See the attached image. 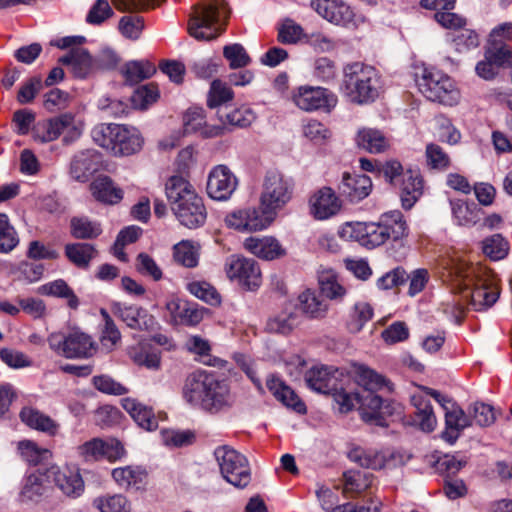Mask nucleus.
Returning a JSON list of instances; mask_svg holds the SVG:
<instances>
[{
    "instance_id": "17",
    "label": "nucleus",
    "mask_w": 512,
    "mask_h": 512,
    "mask_svg": "<svg viewBox=\"0 0 512 512\" xmlns=\"http://www.w3.org/2000/svg\"><path fill=\"white\" fill-rule=\"evenodd\" d=\"M43 133L39 135L41 141L50 142L64 134L65 142H72L81 135L80 129L75 126L74 116L70 113L52 118L42 125Z\"/></svg>"
},
{
    "instance_id": "11",
    "label": "nucleus",
    "mask_w": 512,
    "mask_h": 512,
    "mask_svg": "<svg viewBox=\"0 0 512 512\" xmlns=\"http://www.w3.org/2000/svg\"><path fill=\"white\" fill-rule=\"evenodd\" d=\"M292 102L306 112H331L338 103L337 95L331 90L320 87L303 85L297 87L291 96Z\"/></svg>"
},
{
    "instance_id": "30",
    "label": "nucleus",
    "mask_w": 512,
    "mask_h": 512,
    "mask_svg": "<svg viewBox=\"0 0 512 512\" xmlns=\"http://www.w3.org/2000/svg\"><path fill=\"white\" fill-rule=\"evenodd\" d=\"M298 307L311 320H322L327 316L329 304L316 290L306 289L298 296Z\"/></svg>"
},
{
    "instance_id": "35",
    "label": "nucleus",
    "mask_w": 512,
    "mask_h": 512,
    "mask_svg": "<svg viewBox=\"0 0 512 512\" xmlns=\"http://www.w3.org/2000/svg\"><path fill=\"white\" fill-rule=\"evenodd\" d=\"M91 191L96 200L106 204H116L123 198V191L108 176L96 178L91 184Z\"/></svg>"
},
{
    "instance_id": "40",
    "label": "nucleus",
    "mask_w": 512,
    "mask_h": 512,
    "mask_svg": "<svg viewBox=\"0 0 512 512\" xmlns=\"http://www.w3.org/2000/svg\"><path fill=\"white\" fill-rule=\"evenodd\" d=\"M199 246L193 241L182 240L173 247L174 260L187 268H194L199 262Z\"/></svg>"
},
{
    "instance_id": "2",
    "label": "nucleus",
    "mask_w": 512,
    "mask_h": 512,
    "mask_svg": "<svg viewBox=\"0 0 512 512\" xmlns=\"http://www.w3.org/2000/svg\"><path fill=\"white\" fill-rule=\"evenodd\" d=\"M166 195L181 225L196 229L205 223L207 213L203 200L184 177H170L166 183Z\"/></svg>"
},
{
    "instance_id": "36",
    "label": "nucleus",
    "mask_w": 512,
    "mask_h": 512,
    "mask_svg": "<svg viewBox=\"0 0 512 512\" xmlns=\"http://www.w3.org/2000/svg\"><path fill=\"white\" fill-rule=\"evenodd\" d=\"M54 474L56 485L67 496L75 498L83 493L84 482L78 471L65 469Z\"/></svg>"
},
{
    "instance_id": "6",
    "label": "nucleus",
    "mask_w": 512,
    "mask_h": 512,
    "mask_svg": "<svg viewBox=\"0 0 512 512\" xmlns=\"http://www.w3.org/2000/svg\"><path fill=\"white\" fill-rule=\"evenodd\" d=\"M93 141L115 156H129L142 149L144 140L138 129L121 124H99L92 129Z\"/></svg>"
},
{
    "instance_id": "41",
    "label": "nucleus",
    "mask_w": 512,
    "mask_h": 512,
    "mask_svg": "<svg viewBox=\"0 0 512 512\" xmlns=\"http://www.w3.org/2000/svg\"><path fill=\"white\" fill-rule=\"evenodd\" d=\"M21 420L29 427L54 434L57 425L48 416L31 407H24L20 412Z\"/></svg>"
},
{
    "instance_id": "5",
    "label": "nucleus",
    "mask_w": 512,
    "mask_h": 512,
    "mask_svg": "<svg viewBox=\"0 0 512 512\" xmlns=\"http://www.w3.org/2000/svg\"><path fill=\"white\" fill-rule=\"evenodd\" d=\"M295 184L279 170H268L263 178L259 209L272 224L278 213L293 199Z\"/></svg>"
},
{
    "instance_id": "49",
    "label": "nucleus",
    "mask_w": 512,
    "mask_h": 512,
    "mask_svg": "<svg viewBox=\"0 0 512 512\" xmlns=\"http://www.w3.org/2000/svg\"><path fill=\"white\" fill-rule=\"evenodd\" d=\"M155 71V66L149 61H131L125 65L123 74L127 82L136 84L150 78Z\"/></svg>"
},
{
    "instance_id": "9",
    "label": "nucleus",
    "mask_w": 512,
    "mask_h": 512,
    "mask_svg": "<svg viewBox=\"0 0 512 512\" xmlns=\"http://www.w3.org/2000/svg\"><path fill=\"white\" fill-rule=\"evenodd\" d=\"M348 458L358 466L371 469H394L403 466L410 459L408 455L391 448L376 449L354 446L348 452Z\"/></svg>"
},
{
    "instance_id": "25",
    "label": "nucleus",
    "mask_w": 512,
    "mask_h": 512,
    "mask_svg": "<svg viewBox=\"0 0 512 512\" xmlns=\"http://www.w3.org/2000/svg\"><path fill=\"white\" fill-rule=\"evenodd\" d=\"M59 63L71 68L73 75L77 78H86L100 67L99 62L94 59L86 49L76 48L59 58Z\"/></svg>"
},
{
    "instance_id": "23",
    "label": "nucleus",
    "mask_w": 512,
    "mask_h": 512,
    "mask_svg": "<svg viewBox=\"0 0 512 512\" xmlns=\"http://www.w3.org/2000/svg\"><path fill=\"white\" fill-rule=\"evenodd\" d=\"M166 309L176 325L195 326L203 319L204 310L193 302L171 299L166 303Z\"/></svg>"
},
{
    "instance_id": "33",
    "label": "nucleus",
    "mask_w": 512,
    "mask_h": 512,
    "mask_svg": "<svg viewBox=\"0 0 512 512\" xmlns=\"http://www.w3.org/2000/svg\"><path fill=\"white\" fill-rule=\"evenodd\" d=\"M414 406L413 421L422 431L431 432L435 429L437 419L430 401L422 395L412 397Z\"/></svg>"
},
{
    "instance_id": "50",
    "label": "nucleus",
    "mask_w": 512,
    "mask_h": 512,
    "mask_svg": "<svg viewBox=\"0 0 512 512\" xmlns=\"http://www.w3.org/2000/svg\"><path fill=\"white\" fill-rule=\"evenodd\" d=\"M425 157L427 166L432 170L445 171L451 165L448 153L436 143L427 144Z\"/></svg>"
},
{
    "instance_id": "42",
    "label": "nucleus",
    "mask_w": 512,
    "mask_h": 512,
    "mask_svg": "<svg viewBox=\"0 0 512 512\" xmlns=\"http://www.w3.org/2000/svg\"><path fill=\"white\" fill-rule=\"evenodd\" d=\"M344 492L360 494L369 489L374 475L359 470H348L343 473Z\"/></svg>"
},
{
    "instance_id": "7",
    "label": "nucleus",
    "mask_w": 512,
    "mask_h": 512,
    "mask_svg": "<svg viewBox=\"0 0 512 512\" xmlns=\"http://www.w3.org/2000/svg\"><path fill=\"white\" fill-rule=\"evenodd\" d=\"M415 82L420 93L432 102L454 106L460 101L455 80L440 70L423 67L415 73Z\"/></svg>"
},
{
    "instance_id": "32",
    "label": "nucleus",
    "mask_w": 512,
    "mask_h": 512,
    "mask_svg": "<svg viewBox=\"0 0 512 512\" xmlns=\"http://www.w3.org/2000/svg\"><path fill=\"white\" fill-rule=\"evenodd\" d=\"M123 409L133 418V420L147 431L156 430L158 421L152 408L143 405L133 398H123L121 400Z\"/></svg>"
},
{
    "instance_id": "12",
    "label": "nucleus",
    "mask_w": 512,
    "mask_h": 512,
    "mask_svg": "<svg viewBox=\"0 0 512 512\" xmlns=\"http://www.w3.org/2000/svg\"><path fill=\"white\" fill-rule=\"evenodd\" d=\"M359 400V411L363 421L376 426H388L386 418L393 414L391 403L371 389H363Z\"/></svg>"
},
{
    "instance_id": "52",
    "label": "nucleus",
    "mask_w": 512,
    "mask_h": 512,
    "mask_svg": "<svg viewBox=\"0 0 512 512\" xmlns=\"http://www.w3.org/2000/svg\"><path fill=\"white\" fill-rule=\"evenodd\" d=\"M482 251L493 261L501 260L508 254L509 243L500 234H494L483 240Z\"/></svg>"
},
{
    "instance_id": "19",
    "label": "nucleus",
    "mask_w": 512,
    "mask_h": 512,
    "mask_svg": "<svg viewBox=\"0 0 512 512\" xmlns=\"http://www.w3.org/2000/svg\"><path fill=\"white\" fill-rule=\"evenodd\" d=\"M243 246L249 253L266 261L280 259L287 255L286 248L273 236H251L245 239Z\"/></svg>"
},
{
    "instance_id": "61",
    "label": "nucleus",
    "mask_w": 512,
    "mask_h": 512,
    "mask_svg": "<svg viewBox=\"0 0 512 512\" xmlns=\"http://www.w3.org/2000/svg\"><path fill=\"white\" fill-rule=\"evenodd\" d=\"M187 346L191 352L201 356L203 358L202 362L206 365L217 366L219 365V363L222 362L221 359L212 357L209 354L210 345L208 341L204 340L200 336H192L191 338H189Z\"/></svg>"
},
{
    "instance_id": "27",
    "label": "nucleus",
    "mask_w": 512,
    "mask_h": 512,
    "mask_svg": "<svg viewBox=\"0 0 512 512\" xmlns=\"http://www.w3.org/2000/svg\"><path fill=\"white\" fill-rule=\"evenodd\" d=\"M338 369L327 366H314L305 374V381L311 389L323 394H330L338 386L336 374Z\"/></svg>"
},
{
    "instance_id": "48",
    "label": "nucleus",
    "mask_w": 512,
    "mask_h": 512,
    "mask_svg": "<svg viewBox=\"0 0 512 512\" xmlns=\"http://www.w3.org/2000/svg\"><path fill=\"white\" fill-rule=\"evenodd\" d=\"M484 57L493 61L496 67H512V49L504 42H495L493 39V42L487 44Z\"/></svg>"
},
{
    "instance_id": "39",
    "label": "nucleus",
    "mask_w": 512,
    "mask_h": 512,
    "mask_svg": "<svg viewBox=\"0 0 512 512\" xmlns=\"http://www.w3.org/2000/svg\"><path fill=\"white\" fill-rule=\"evenodd\" d=\"M185 288L190 294L211 306L221 304V294L207 281L193 280L187 282Z\"/></svg>"
},
{
    "instance_id": "4",
    "label": "nucleus",
    "mask_w": 512,
    "mask_h": 512,
    "mask_svg": "<svg viewBox=\"0 0 512 512\" xmlns=\"http://www.w3.org/2000/svg\"><path fill=\"white\" fill-rule=\"evenodd\" d=\"M378 71L363 62H353L344 66L341 89L355 104H368L379 96Z\"/></svg>"
},
{
    "instance_id": "51",
    "label": "nucleus",
    "mask_w": 512,
    "mask_h": 512,
    "mask_svg": "<svg viewBox=\"0 0 512 512\" xmlns=\"http://www.w3.org/2000/svg\"><path fill=\"white\" fill-rule=\"evenodd\" d=\"M100 512H131V505L121 494L98 497L93 502Z\"/></svg>"
},
{
    "instance_id": "31",
    "label": "nucleus",
    "mask_w": 512,
    "mask_h": 512,
    "mask_svg": "<svg viewBox=\"0 0 512 512\" xmlns=\"http://www.w3.org/2000/svg\"><path fill=\"white\" fill-rule=\"evenodd\" d=\"M357 145L373 154L384 153L391 147V139L381 130L362 128L356 136Z\"/></svg>"
},
{
    "instance_id": "62",
    "label": "nucleus",
    "mask_w": 512,
    "mask_h": 512,
    "mask_svg": "<svg viewBox=\"0 0 512 512\" xmlns=\"http://www.w3.org/2000/svg\"><path fill=\"white\" fill-rule=\"evenodd\" d=\"M409 278L408 273L403 267H396L385 273L377 280V287L381 290H390L403 285Z\"/></svg>"
},
{
    "instance_id": "56",
    "label": "nucleus",
    "mask_w": 512,
    "mask_h": 512,
    "mask_svg": "<svg viewBox=\"0 0 512 512\" xmlns=\"http://www.w3.org/2000/svg\"><path fill=\"white\" fill-rule=\"evenodd\" d=\"M101 315L104 320V325L102 328L100 341L102 346L106 347L108 350H111L120 341L121 334L113 319L105 309H101Z\"/></svg>"
},
{
    "instance_id": "59",
    "label": "nucleus",
    "mask_w": 512,
    "mask_h": 512,
    "mask_svg": "<svg viewBox=\"0 0 512 512\" xmlns=\"http://www.w3.org/2000/svg\"><path fill=\"white\" fill-rule=\"evenodd\" d=\"M222 64V58L218 55L195 61L191 69L198 78L209 79L218 73Z\"/></svg>"
},
{
    "instance_id": "64",
    "label": "nucleus",
    "mask_w": 512,
    "mask_h": 512,
    "mask_svg": "<svg viewBox=\"0 0 512 512\" xmlns=\"http://www.w3.org/2000/svg\"><path fill=\"white\" fill-rule=\"evenodd\" d=\"M303 28L293 20H285L278 29L277 39L282 44H295L302 39Z\"/></svg>"
},
{
    "instance_id": "34",
    "label": "nucleus",
    "mask_w": 512,
    "mask_h": 512,
    "mask_svg": "<svg viewBox=\"0 0 512 512\" xmlns=\"http://www.w3.org/2000/svg\"><path fill=\"white\" fill-rule=\"evenodd\" d=\"M379 221L387 241H398L408 234L407 223L399 210L382 214Z\"/></svg>"
},
{
    "instance_id": "37",
    "label": "nucleus",
    "mask_w": 512,
    "mask_h": 512,
    "mask_svg": "<svg viewBox=\"0 0 512 512\" xmlns=\"http://www.w3.org/2000/svg\"><path fill=\"white\" fill-rule=\"evenodd\" d=\"M299 316L295 312L281 311L271 316L265 326V330L269 333L289 335L299 325Z\"/></svg>"
},
{
    "instance_id": "3",
    "label": "nucleus",
    "mask_w": 512,
    "mask_h": 512,
    "mask_svg": "<svg viewBox=\"0 0 512 512\" xmlns=\"http://www.w3.org/2000/svg\"><path fill=\"white\" fill-rule=\"evenodd\" d=\"M224 379L206 370L189 374L184 382V400L193 407L210 413L219 412L224 406Z\"/></svg>"
},
{
    "instance_id": "15",
    "label": "nucleus",
    "mask_w": 512,
    "mask_h": 512,
    "mask_svg": "<svg viewBox=\"0 0 512 512\" xmlns=\"http://www.w3.org/2000/svg\"><path fill=\"white\" fill-rule=\"evenodd\" d=\"M310 7L334 25L347 27L355 24V11L345 0H311Z\"/></svg>"
},
{
    "instance_id": "29",
    "label": "nucleus",
    "mask_w": 512,
    "mask_h": 512,
    "mask_svg": "<svg viewBox=\"0 0 512 512\" xmlns=\"http://www.w3.org/2000/svg\"><path fill=\"white\" fill-rule=\"evenodd\" d=\"M266 386L273 396L283 405L293 409L299 414L306 413L307 409L305 403L298 397L295 391L286 385L279 377L274 375L270 376L266 381Z\"/></svg>"
},
{
    "instance_id": "24",
    "label": "nucleus",
    "mask_w": 512,
    "mask_h": 512,
    "mask_svg": "<svg viewBox=\"0 0 512 512\" xmlns=\"http://www.w3.org/2000/svg\"><path fill=\"white\" fill-rule=\"evenodd\" d=\"M424 181L419 171L407 169L401 181L396 185L402 207L411 209L423 194Z\"/></svg>"
},
{
    "instance_id": "10",
    "label": "nucleus",
    "mask_w": 512,
    "mask_h": 512,
    "mask_svg": "<svg viewBox=\"0 0 512 512\" xmlns=\"http://www.w3.org/2000/svg\"><path fill=\"white\" fill-rule=\"evenodd\" d=\"M48 343L53 351L68 359L89 358L94 355L97 347L88 334L77 330L67 335L52 333Z\"/></svg>"
},
{
    "instance_id": "1",
    "label": "nucleus",
    "mask_w": 512,
    "mask_h": 512,
    "mask_svg": "<svg viewBox=\"0 0 512 512\" xmlns=\"http://www.w3.org/2000/svg\"><path fill=\"white\" fill-rule=\"evenodd\" d=\"M445 270V281L449 283L453 293L459 294V297L453 300L452 311L458 320L464 316L468 307L481 311L497 301L498 286L485 268L452 258L447 262Z\"/></svg>"
},
{
    "instance_id": "8",
    "label": "nucleus",
    "mask_w": 512,
    "mask_h": 512,
    "mask_svg": "<svg viewBox=\"0 0 512 512\" xmlns=\"http://www.w3.org/2000/svg\"><path fill=\"white\" fill-rule=\"evenodd\" d=\"M223 8L224 0L196 5L188 22L190 36L203 41L218 37L221 32L220 13Z\"/></svg>"
},
{
    "instance_id": "28",
    "label": "nucleus",
    "mask_w": 512,
    "mask_h": 512,
    "mask_svg": "<svg viewBox=\"0 0 512 512\" xmlns=\"http://www.w3.org/2000/svg\"><path fill=\"white\" fill-rule=\"evenodd\" d=\"M471 425L472 420L469 414L467 415L457 404H451L450 410L445 413V430L441 437L446 442L454 444L461 432Z\"/></svg>"
},
{
    "instance_id": "53",
    "label": "nucleus",
    "mask_w": 512,
    "mask_h": 512,
    "mask_svg": "<svg viewBox=\"0 0 512 512\" xmlns=\"http://www.w3.org/2000/svg\"><path fill=\"white\" fill-rule=\"evenodd\" d=\"M159 98L158 87L152 83L138 87L131 96V105L136 109H146Z\"/></svg>"
},
{
    "instance_id": "60",
    "label": "nucleus",
    "mask_w": 512,
    "mask_h": 512,
    "mask_svg": "<svg viewBox=\"0 0 512 512\" xmlns=\"http://www.w3.org/2000/svg\"><path fill=\"white\" fill-rule=\"evenodd\" d=\"M18 244L14 228L9 224L7 215L0 213V252L8 253Z\"/></svg>"
},
{
    "instance_id": "58",
    "label": "nucleus",
    "mask_w": 512,
    "mask_h": 512,
    "mask_svg": "<svg viewBox=\"0 0 512 512\" xmlns=\"http://www.w3.org/2000/svg\"><path fill=\"white\" fill-rule=\"evenodd\" d=\"M18 451L21 457L32 465H37L49 455V450L39 448L36 443L30 440H23L18 443Z\"/></svg>"
},
{
    "instance_id": "63",
    "label": "nucleus",
    "mask_w": 512,
    "mask_h": 512,
    "mask_svg": "<svg viewBox=\"0 0 512 512\" xmlns=\"http://www.w3.org/2000/svg\"><path fill=\"white\" fill-rule=\"evenodd\" d=\"M405 172L406 170H404L402 164L397 160L385 161L378 168L379 176H382L385 181L394 188L401 181L402 175L405 174Z\"/></svg>"
},
{
    "instance_id": "14",
    "label": "nucleus",
    "mask_w": 512,
    "mask_h": 512,
    "mask_svg": "<svg viewBox=\"0 0 512 512\" xmlns=\"http://www.w3.org/2000/svg\"><path fill=\"white\" fill-rule=\"evenodd\" d=\"M340 236L342 238L355 240L369 249L381 246L387 242L380 221L347 222L342 227Z\"/></svg>"
},
{
    "instance_id": "57",
    "label": "nucleus",
    "mask_w": 512,
    "mask_h": 512,
    "mask_svg": "<svg viewBox=\"0 0 512 512\" xmlns=\"http://www.w3.org/2000/svg\"><path fill=\"white\" fill-rule=\"evenodd\" d=\"M469 416L471 420L481 427H487L492 425L496 420V414L493 406L483 403L476 402L469 409Z\"/></svg>"
},
{
    "instance_id": "46",
    "label": "nucleus",
    "mask_w": 512,
    "mask_h": 512,
    "mask_svg": "<svg viewBox=\"0 0 512 512\" xmlns=\"http://www.w3.org/2000/svg\"><path fill=\"white\" fill-rule=\"evenodd\" d=\"M39 291L44 295L66 298L68 300V306L72 309H76L79 305L77 296L62 279H58L42 285L39 288Z\"/></svg>"
},
{
    "instance_id": "44",
    "label": "nucleus",
    "mask_w": 512,
    "mask_h": 512,
    "mask_svg": "<svg viewBox=\"0 0 512 512\" xmlns=\"http://www.w3.org/2000/svg\"><path fill=\"white\" fill-rule=\"evenodd\" d=\"M160 434L163 444L171 448L187 447L196 441V433L190 429H163Z\"/></svg>"
},
{
    "instance_id": "21",
    "label": "nucleus",
    "mask_w": 512,
    "mask_h": 512,
    "mask_svg": "<svg viewBox=\"0 0 512 512\" xmlns=\"http://www.w3.org/2000/svg\"><path fill=\"white\" fill-rule=\"evenodd\" d=\"M251 481V473L245 456L226 446V482L236 488H245Z\"/></svg>"
},
{
    "instance_id": "47",
    "label": "nucleus",
    "mask_w": 512,
    "mask_h": 512,
    "mask_svg": "<svg viewBox=\"0 0 512 512\" xmlns=\"http://www.w3.org/2000/svg\"><path fill=\"white\" fill-rule=\"evenodd\" d=\"M71 234L77 239H91L101 234L102 229L98 222L88 217H74L70 222Z\"/></svg>"
},
{
    "instance_id": "20",
    "label": "nucleus",
    "mask_w": 512,
    "mask_h": 512,
    "mask_svg": "<svg viewBox=\"0 0 512 512\" xmlns=\"http://www.w3.org/2000/svg\"><path fill=\"white\" fill-rule=\"evenodd\" d=\"M116 313L131 329L152 332L158 328L156 318L146 309L136 305H116Z\"/></svg>"
},
{
    "instance_id": "18",
    "label": "nucleus",
    "mask_w": 512,
    "mask_h": 512,
    "mask_svg": "<svg viewBox=\"0 0 512 512\" xmlns=\"http://www.w3.org/2000/svg\"><path fill=\"white\" fill-rule=\"evenodd\" d=\"M226 225L239 231L256 232L268 228L271 223L257 208L241 209L226 217Z\"/></svg>"
},
{
    "instance_id": "43",
    "label": "nucleus",
    "mask_w": 512,
    "mask_h": 512,
    "mask_svg": "<svg viewBox=\"0 0 512 512\" xmlns=\"http://www.w3.org/2000/svg\"><path fill=\"white\" fill-rule=\"evenodd\" d=\"M374 315L372 306L367 302H357L352 307L346 326L351 333H358Z\"/></svg>"
},
{
    "instance_id": "26",
    "label": "nucleus",
    "mask_w": 512,
    "mask_h": 512,
    "mask_svg": "<svg viewBox=\"0 0 512 512\" xmlns=\"http://www.w3.org/2000/svg\"><path fill=\"white\" fill-rule=\"evenodd\" d=\"M372 186V180L369 176L345 172L339 190L351 202H359L371 193Z\"/></svg>"
},
{
    "instance_id": "38",
    "label": "nucleus",
    "mask_w": 512,
    "mask_h": 512,
    "mask_svg": "<svg viewBox=\"0 0 512 512\" xmlns=\"http://www.w3.org/2000/svg\"><path fill=\"white\" fill-rule=\"evenodd\" d=\"M145 470L140 467H119L112 470V477L116 483L123 488L139 489L146 479Z\"/></svg>"
},
{
    "instance_id": "55",
    "label": "nucleus",
    "mask_w": 512,
    "mask_h": 512,
    "mask_svg": "<svg viewBox=\"0 0 512 512\" xmlns=\"http://www.w3.org/2000/svg\"><path fill=\"white\" fill-rule=\"evenodd\" d=\"M206 191L211 199L224 200V165H217L210 171Z\"/></svg>"
},
{
    "instance_id": "16",
    "label": "nucleus",
    "mask_w": 512,
    "mask_h": 512,
    "mask_svg": "<svg viewBox=\"0 0 512 512\" xmlns=\"http://www.w3.org/2000/svg\"><path fill=\"white\" fill-rule=\"evenodd\" d=\"M309 212L316 220H327L337 215L342 208V201L330 187H321L311 194Z\"/></svg>"
},
{
    "instance_id": "22",
    "label": "nucleus",
    "mask_w": 512,
    "mask_h": 512,
    "mask_svg": "<svg viewBox=\"0 0 512 512\" xmlns=\"http://www.w3.org/2000/svg\"><path fill=\"white\" fill-rule=\"evenodd\" d=\"M102 165L101 154L87 149L74 155L70 164V175L79 182H86Z\"/></svg>"
},
{
    "instance_id": "13",
    "label": "nucleus",
    "mask_w": 512,
    "mask_h": 512,
    "mask_svg": "<svg viewBox=\"0 0 512 512\" xmlns=\"http://www.w3.org/2000/svg\"><path fill=\"white\" fill-rule=\"evenodd\" d=\"M226 274L231 281L246 290H256L262 283V275L259 264L250 258L232 256Z\"/></svg>"
},
{
    "instance_id": "45",
    "label": "nucleus",
    "mask_w": 512,
    "mask_h": 512,
    "mask_svg": "<svg viewBox=\"0 0 512 512\" xmlns=\"http://www.w3.org/2000/svg\"><path fill=\"white\" fill-rule=\"evenodd\" d=\"M96 253L95 248L88 243L68 244L65 247L67 258L77 267L86 268Z\"/></svg>"
},
{
    "instance_id": "54",
    "label": "nucleus",
    "mask_w": 512,
    "mask_h": 512,
    "mask_svg": "<svg viewBox=\"0 0 512 512\" xmlns=\"http://www.w3.org/2000/svg\"><path fill=\"white\" fill-rule=\"evenodd\" d=\"M135 269L140 275L151 278L156 282L163 278V272L160 266L152 256L145 252H141L137 255Z\"/></svg>"
}]
</instances>
